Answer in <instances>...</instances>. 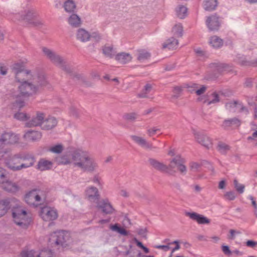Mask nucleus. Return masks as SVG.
Returning a JSON list of instances; mask_svg holds the SVG:
<instances>
[{
    "instance_id": "f257e3e1",
    "label": "nucleus",
    "mask_w": 257,
    "mask_h": 257,
    "mask_svg": "<svg viewBox=\"0 0 257 257\" xmlns=\"http://www.w3.org/2000/svg\"><path fill=\"white\" fill-rule=\"evenodd\" d=\"M0 184H2L3 189L9 192L16 193L27 189H30L27 192L30 193L42 191L39 187L31 188L32 182L28 180L20 179L17 182L9 180L7 172L2 167H0Z\"/></svg>"
},
{
    "instance_id": "f03ea898",
    "label": "nucleus",
    "mask_w": 257,
    "mask_h": 257,
    "mask_svg": "<svg viewBox=\"0 0 257 257\" xmlns=\"http://www.w3.org/2000/svg\"><path fill=\"white\" fill-rule=\"evenodd\" d=\"M48 85V82L45 76L39 75L33 78L31 81L21 83L19 86V90L22 96L28 97L47 87Z\"/></svg>"
},
{
    "instance_id": "7ed1b4c3",
    "label": "nucleus",
    "mask_w": 257,
    "mask_h": 257,
    "mask_svg": "<svg viewBox=\"0 0 257 257\" xmlns=\"http://www.w3.org/2000/svg\"><path fill=\"white\" fill-rule=\"evenodd\" d=\"M39 14L33 8L25 11L24 14H17L16 18L19 21H25L28 24L34 27H42L44 24L43 21L39 18Z\"/></svg>"
},
{
    "instance_id": "20e7f679",
    "label": "nucleus",
    "mask_w": 257,
    "mask_h": 257,
    "mask_svg": "<svg viewBox=\"0 0 257 257\" xmlns=\"http://www.w3.org/2000/svg\"><path fill=\"white\" fill-rule=\"evenodd\" d=\"M13 217L15 223L23 228H27L31 222V213L22 207L14 209Z\"/></svg>"
},
{
    "instance_id": "39448f33",
    "label": "nucleus",
    "mask_w": 257,
    "mask_h": 257,
    "mask_svg": "<svg viewBox=\"0 0 257 257\" xmlns=\"http://www.w3.org/2000/svg\"><path fill=\"white\" fill-rule=\"evenodd\" d=\"M49 60L67 73L69 74L73 78H76L77 79H80L82 78L81 75L74 72L73 68L68 64L63 57L57 53H55V54L53 55Z\"/></svg>"
},
{
    "instance_id": "423d86ee",
    "label": "nucleus",
    "mask_w": 257,
    "mask_h": 257,
    "mask_svg": "<svg viewBox=\"0 0 257 257\" xmlns=\"http://www.w3.org/2000/svg\"><path fill=\"white\" fill-rule=\"evenodd\" d=\"M91 155L89 152L82 149H76L73 156L74 167H77L83 172L84 171L86 164L89 161Z\"/></svg>"
},
{
    "instance_id": "0eeeda50",
    "label": "nucleus",
    "mask_w": 257,
    "mask_h": 257,
    "mask_svg": "<svg viewBox=\"0 0 257 257\" xmlns=\"http://www.w3.org/2000/svg\"><path fill=\"white\" fill-rule=\"evenodd\" d=\"M13 70L17 81L20 83L31 81L33 78L38 76L32 74L31 71L25 70L24 66L20 63L15 64L13 66Z\"/></svg>"
},
{
    "instance_id": "6e6552de",
    "label": "nucleus",
    "mask_w": 257,
    "mask_h": 257,
    "mask_svg": "<svg viewBox=\"0 0 257 257\" xmlns=\"http://www.w3.org/2000/svg\"><path fill=\"white\" fill-rule=\"evenodd\" d=\"M17 158H20L21 161L25 162L21 164L19 167H15L13 162L10 164V167L13 171H19L24 168H27L33 166L36 161L34 156L30 154H16V157L14 158L15 161Z\"/></svg>"
},
{
    "instance_id": "1a4fd4ad",
    "label": "nucleus",
    "mask_w": 257,
    "mask_h": 257,
    "mask_svg": "<svg viewBox=\"0 0 257 257\" xmlns=\"http://www.w3.org/2000/svg\"><path fill=\"white\" fill-rule=\"evenodd\" d=\"M50 240L54 242L56 245L65 247L68 246L70 240V234L64 231H56L51 234Z\"/></svg>"
},
{
    "instance_id": "9d476101",
    "label": "nucleus",
    "mask_w": 257,
    "mask_h": 257,
    "mask_svg": "<svg viewBox=\"0 0 257 257\" xmlns=\"http://www.w3.org/2000/svg\"><path fill=\"white\" fill-rule=\"evenodd\" d=\"M25 200L28 204L35 207L47 203L45 194H26Z\"/></svg>"
},
{
    "instance_id": "9b49d317",
    "label": "nucleus",
    "mask_w": 257,
    "mask_h": 257,
    "mask_svg": "<svg viewBox=\"0 0 257 257\" xmlns=\"http://www.w3.org/2000/svg\"><path fill=\"white\" fill-rule=\"evenodd\" d=\"M39 215L45 221H50L55 220L58 217V213L54 208L47 205L41 208Z\"/></svg>"
},
{
    "instance_id": "f8f14e48",
    "label": "nucleus",
    "mask_w": 257,
    "mask_h": 257,
    "mask_svg": "<svg viewBox=\"0 0 257 257\" xmlns=\"http://www.w3.org/2000/svg\"><path fill=\"white\" fill-rule=\"evenodd\" d=\"M184 160L179 156H177L173 158L169 165V171L175 168H177L178 170L182 174H186V167L184 165Z\"/></svg>"
},
{
    "instance_id": "ddd939ff",
    "label": "nucleus",
    "mask_w": 257,
    "mask_h": 257,
    "mask_svg": "<svg viewBox=\"0 0 257 257\" xmlns=\"http://www.w3.org/2000/svg\"><path fill=\"white\" fill-rule=\"evenodd\" d=\"M193 134L196 141L207 149L212 146L211 139L206 135L195 130L193 131Z\"/></svg>"
},
{
    "instance_id": "4468645a",
    "label": "nucleus",
    "mask_w": 257,
    "mask_h": 257,
    "mask_svg": "<svg viewBox=\"0 0 257 257\" xmlns=\"http://www.w3.org/2000/svg\"><path fill=\"white\" fill-rule=\"evenodd\" d=\"M19 139L17 135L11 132H5L0 137V144H14L18 142Z\"/></svg>"
},
{
    "instance_id": "2eb2a0df",
    "label": "nucleus",
    "mask_w": 257,
    "mask_h": 257,
    "mask_svg": "<svg viewBox=\"0 0 257 257\" xmlns=\"http://www.w3.org/2000/svg\"><path fill=\"white\" fill-rule=\"evenodd\" d=\"M45 116V114L44 113L37 111L36 114L26 123V126L28 127L39 126L41 127Z\"/></svg>"
},
{
    "instance_id": "dca6fc26",
    "label": "nucleus",
    "mask_w": 257,
    "mask_h": 257,
    "mask_svg": "<svg viewBox=\"0 0 257 257\" xmlns=\"http://www.w3.org/2000/svg\"><path fill=\"white\" fill-rule=\"evenodd\" d=\"M219 18L216 14L212 15L207 18L206 24L210 31L218 30L220 26Z\"/></svg>"
},
{
    "instance_id": "f3484780",
    "label": "nucleus",
    "mask_w": 257,
    "mask_h": 257,
    "mask_svg": "<svg viewBox=\"0 0 257 257\" xmlns=\"http://www.w3.org/2000/svg\"><path fill=\"white\" fill-rule=\"evenodd\" d=\"M75 152V150L73 151L65 153L56 158V161L58 165H70L72 164L74 166L73 156Z\"/></svg>"
},
{
    "instance_id": "a211bd4d",
    "label": "nucleus",
    "mask_w": 257,
    "mask_h": 257,
    "mask_svg": "<svg viewBox=\"0 0 257 257\" xmlns=\"http://www.w3.org/2000/svg\"><path fill=\"white\" fill-rule=\"evenodd\" d=\"M58 124L57 118L52 116H45L42 124L41 129L45 131H50L54 128Z\"/></svg>"
},
{
    "instance_id": "6ab92c4d",
    "label": "nucleus",
    "mask_w": 257,
    "mask_h": 257,
    "mask_svg": "<svg viewBox=\"0 0 257 257\" xmlns=\"http://www.w3.org/2000/svg\"><path fill=\"white\" fill-rule=\"evenodd\" d=\"M148 162L155 170L163 173H167L169 172V167L165 165L164 163L153 158H149Z\"/></svg>"
},
{
    "instance_id": "aec40b11",
    "label": "nucleus",
    "mask_w": 257,
    "mask_h": 257,
    "mask_svg": "<svg viewBox=\"0 0 257 257\" xmlns=\"http://www.w3.org/2000/svg\"><path fill=\"white\" fill-rule=\"evenodd\" d=\"M185 214L186 216L189 217L199 224H208L210 223L209 219L196 212H186Z\"/></svg>"
},
{
    "instance_id": "412c9836",
    "label": "nucleus",
    "mask_w": 257,
    "mask_h": 257,
    "mask_svg": "<svg viewBox=\"0 0 257 257\" xmlns=\"http://www.w3.org/2000/svg\"><path fill=\"white\" fill-rule=\"evenodd\" d=\"M130 137L136 144L143 148L146 149H153L156 148L152 144L142 137L136 135H132Z\"/></svg>"
},
{
    "instance_id": "4be33fe9",
    "label": "nucleus",
    "mask_w": 257,
    "mask_h": 257,
    "mask_svg": "<svg viewBox=\"0 0 257 257\" xmlns=\"http://www.w3.org/2000/svg\"><path fill=\"white\" fill-rule=\"evenodd\" d=\"M99 168L97 161L91 155L89 161L86 162V167L84 172L93 173L96 172Z\"/></svg>"
},
{
    "instance_id": "5701e85b",
    "label": "nucleus",
    "mask_w": 257,
    "mask_h": 257,
    "mask_svg": "<svg viewBox=\"0 0 257 257\" xmlns=\"http://www.w3.org/2000/svg\"><path fill=\"white\" fill-rule=\"evenodd\" d=\"M130 54L125 52L119 53L115 55V59L121 64H125L132 60Z\"/></svg>"
},
{
    "instance_id": "b1692460",
    "label": "nucleus",
    "mask_w": 257,
    "mask_h": 257,
    "mask_svg": "<svg viewBox=\"0 0 257 257\" xmlns=\"http://www.w3.org/2000/svg\"><path fill=\"white\" fill-rule=\"evenodd\" d=\"M42 133L39 131H29L25 133L24 137L27 140L37 141L42 138Z\"/></svg>"
},
{
    "instance_id": "393cba45",
    "label": "nucleus",
    "mask_w": 257,
    "mask_h": 257,
    "mask_svg": "<svg viewBox=\"0 0 257 257\" xmlns=\"http://www.w3.org/2000/svg\"><path fill=\"white\" fill-rule=\"evenodd\" d=\"M241 124V121L236 117L232 118L225 119L222 124V126L226 129L229 127L234 126L235 127H238Z\"/></svg>"
},
{
    "instance_id": "a878e982",
    "label": "nucleus",
    "mask_w": 257,
    "mask_h": 257,
    "mask_svg": "<svg viewBox=\"0 0 257 257\" xmlns=\"http://www.w3.org/2000/svg\"><path fill=\"white\" fill-rule=\"evenodd\" d=\"M76 38L82 42H85L89 40L90 34L84 29H79L77 31Z\"/></svg>"
},
{
    "instance_id": "bb28decb",
    "label": "nucleus",
    "mask_w": 257,
    "mask_h": 257,
    "mask_svg": "<svg viewBox=\"0 0 257 257\" xmlns=\"http://www.w3.org/2000/svg\"><path fill=\"white\" fill-rule=\"evenodd\" d=\"M52 165L53 163L52 162L46 160L44 159H41L38 163L37 169L41 171L50 170L51 168Z\"/></svg>"
},
{
    "instance_id": "cd10ccee",
    "label": "nucleus",
    "mask_w": 257,
    "mask_h": 257,
    "mask_svg": "<svg viewBox=\"0 0 257 257\" xmlns=\"http://www.w3.org/2000/svg\"><path fill=\"white\" fill-rule=\"evenodd\" d=\"M98 206L106 214L111 213L113 211V207L107 200L100 201L98 203Z\"/></svg>"
},
{
    "instance_id": "c85d7f7f",
    "label": "nucleus",
    "mask_w": 257,
    "mask_h": 257,
    "mask_svg": "<svg viewBox=\"0 0 257 257\" xmlns=\"http://www.w3.org/2000/svg\"><path fill=\"white\" fill-rule=\"evenodd\" d=\"M102 51L105 57L109 58H112L115 55V52L112 45H105L102 47Z\"/></svg>"
},
{
    "instance_id": "c756f323",
    "label": "nucleus",
    "mask_w": 257,
    "mask_h": 257,
    "mask_svg": "<svg viewBox=\"0 0 257 257\" xmlns=\"http://www.w3.org/2000/svg\"><path fill=\"white\" fill-rule=\"evenodd\" d=\"M68 23L74 28H78L81 24L80 18L76 14L71 15L68 18Z\"/></svg>"
},
{
    "instance_id": "7c9ffc66",
    "label": "nucleus",
    "mask_w": 257,
    "mask_h": 257,
    "mask_svg": "<svg viewBox=\"0 0 257 257\" xmlns=\"http://www.w3.org/2000/svg\"><path fill=\"white\" fill-rule=\"evenodd\" d=\"M40 252L33 249H24L21 254V257H40Z\"/></svg>"
},
{
    "instance_id": "2f4dec72",
    "label": "nucleus",
    "mask_w": 257,
    "mask_h": 257,
    "mask_svg": "<svg viewBox=\"0 0 257 257\" xmlns=\"http://www.w3.org/2000/svg\"><path fill=\"white\" fill-rule=\"evenodd\" d=\"M209 43L213 48L217 49L223 46V41L219 37L213 36L210 37Z\"/></svg>"
},
{
    "instance_id": "473e14b6",
    "label": "nucleus",
    "mask_w": 257,
    "mask_h": 257,
    "mask_svg": "<svg viewBox=\"0 0 257 257\" xmlns=\"http://www.w3.org/2000/svg\"><path fill=\"white\" fill-rule=\"evenodd\" d=\"M217 4V0H204L203 7L206 11H212L216 9Z\"/></svg>"
},
{
    "instance_id": "72a5a7b5",
    "label": "nucleus",
    "mask_w": 257,
    "mask_h": 257,
    "mask_svg": "<svg viewBox=\"0 0 257 257\" xmlns=\"http://www.w3.org/2000/svg\"><path fill=\"white\" fill-rule=\"evenodd\" d=\"M137 59L140 61H144L151 57V53L144 49L137 50Z\"/></svg>"
},
{
    "instance_id": "f704fd0d",
    "label": "nucleus",
    "mask_w": 257,
    "mask_h": 257,
    "mask_svg": "<svg viewBox=\"0 0 257 257\" xmlns=\"http://www.w3.org/2000/svg\"><path fill=\"white\" fill-rule=\"evenodd\" d=\"M178 45V41L174 37L168 39L166 42L163 44V48H168L169 49H173L176 48Z\"/></svg>"
},
{
    "instance_id": "c9c22d12",
    "label": "nucleus",
    "mask_w": 257,
    "mask_h": 257,
    "mask_svg": "<svg viewBox=\"0 0 257 257\" xmlns=\"http://www.w3.org/2000/svg\"><path fill=\"white\" fill-rule=\"evenodd\" d=\"M152 88V84L147 83L145 85L143 90L138 94V97L139 98H148V94L151 91Z\"/></svg>"
},
{
    "instance_id": "e433bc0d",
    "label": "nucleus",
    "mask_w": 257,
    "mask_h": 257,
    "mask_svg": "<svg viewBox=\"0 0 257 257\" xmlns=\"http://www.w3.org/2000/svg\"><path fill=\"white\" fill-rule=\"evenodd\" d=\"M63 7L66 12L72 13L74 12L76 6L73 1L67 0L64 3Z\"/></svg>"
},
{
    "instance_id": "4c0bfd02",
    "label": "nucleus",
    "mask_w": 257,
    "mask_h": 257,
    "mask_svg": "<svg viewBox=\"0 0 257 257\" xmlns=\"http://www.w3.org/2000/svg\"><path fill=\"white\" fill-rule=\"evenodd\" d=\"M10 208L9 202L7 201H0V217L4 215Z\"/></svg>"
},
{
    "instance_id": "58836bf2",
    "label": "nucleus",
    "mask_w": 257,
    "mask_h": 257,
    "mask_svg": "<svg viewBox=\"0 0 257 257\" xmlns=\"http://www.w3.org/2000/svg\"><path fill=\"white\" fill-rule=\"evenodd\" d=\"M177 17L180 19H184L187 16V9L184 6H179L176 10Z\"/></svg>"
},
{
    "instance_id": "ea45409f",
    "label": "nucleus",
    "mask_w": 257,
    "mask_h": 257,
    "mask_svg": "<svg viewBox=\"0 0 257 257\" xmlns=\"http://www.w3.org/2000/svg\"><path fill=\"white\" fill-rule=\"evenodd\" d=\"M174 35L176 37H181L183 35V26L181 24L175 25L172 29Z\"/></svg>"
},
{
    "instance_id": "a19ab883",
    "label": "nucleus",
    "mask_w": 257,
    "mask_h": 257,
    "mask_svg": "<svg viewBox=\"0 0 257 257\" xmlns=\"http://www.w3.org/2000/svg\"><path fill=\"white\" fill-rule=\"evenodd\" d=\"M217 150L222 154L225 155L230 149V147L223 142H218L217 146Z\"/></svg>"
},
{
    "instance_id": "79ce46f5",
    "label": "nucleus",
    "mask_w": 257,
    "mask_h": 257,
    "mask_svg": "<svg viewBox=\"0 0 257 257\" xmlns=\"http://www.w3.org/2000/svg\"><path fill=\"white\" fill-rule=\"evenodd\" d=\"M110 229L113 231H115V232H117L120 233V234H122L123 235H127V232L125 230V229L122 227H119L117 224H115L114 225H110Z\"/></svg>"
},
{
    "instance_id": "37998d69",
    "label": "nucleus",
    "mask_w": 257,
    "mask_h": 257,
    "mask_svg": "<svg viewBox=\"0 0 257 257\" xmlns=\"http://www.w3.org/2000/svg\"><path fill=\"white\" fill-rule=\"evenodd\" d=\"M211 67L214 68L215 71L218 73H221L225 70L227 67V65L223 63H214L211 64Z\"/></svg>"
},
{
    "instance_id": "c03bdc74",
    "label": "nucleus",
    "mask_w": 257,
    "mask_h": 257,
    "mask_svg": "<svg viewBox=\"0 0 257 257\" xmlns=\"http://www.w3.org/2000/svg\"><path fill=\"white\" fill-rule=\"evenodd\" d=\"M64 150V146L62 144H57L50 147L48 151L55 154H60Z\"/></svg>"
},
{
    "instance_id": "a18cd8bd",
    "label": "nucleus",
    "mask_w": 257,
    "mask_h": 257,
    "mask_svg": "<svg viewBox=\"0 0 257 257\" xmlns=\"http://www.w3.org/2000/svg\"><path fill=\"white\" fill-rule=\"evenodd\" d=\"M42 50L44 56L49 60L56 53L54 51L45 47H42Z\"/></svg>"
},
{
    "instance_id": "49530a36",
    "label": "nucleus",
    "mask_w": 257,
    "mask_h": 257,
    "mask_svg": "<svg viewBox=\"0 0 257 257\" xmlns=\"http://www.w3.org/2000/svg\"><path fill=\"white\" fill-rule=\"evenodd\" d=\"M183 91V87L181 86H176L173 88V95L172 96V98L177 99L181 95Z\"/></svg>"
},
{
    "instance_id": "de8ad7c7",
    "label": "nucleus",
    "mask_w": 257,
    "mask_h": 257,
    "mask_svg": "<svg viewBox=\"0 0 257 257\" xmlns=\"http://www.w3.org/2000/svg\"><path fill=\"white\" fill-rule=\"evenodd\" d=\"M138 116V114L136 112L127 113L123 115V118L129 121H135Z\"/></svg>"
},
{
    "instance_id": "09e8293b",
    "label": "nucleus",
    "mask_w": 257,
    "mask_h": 257,
    "mask_svg": "<svg viewBox=\"0 0 257 257\" xmlns=\"http://www.w3.org/2000/svg\"><path fill=\"white\" fill-rule=\"evenodd\" d=\"M234 187L238 193H243L244 190L245 185L238 182L236 179L233 180Z\"/></svg>"
},
{
    "instance_id": "8fccbe9b",
    "label": "nucleus",
    "mask_w": 257,
    "mask_h": 257,
    "mask_svg": "<svg viewBox=\"0 0 257 257\" xmlns=\"http://www.w3.org/2000/svg\"><path fill=\"white\" fill-rule=\"evenodd\" d=\"M212 99L211 100H205L204 103H206L207 105H210L211 103H215L219 101V97L218 94L214 92L211 94Z\"/></svg>"
},
{
    "instance_id": "3c124183",
    "label": "nucleus",
    "mask_w": 257,
    "mask_h": 257,
    "mask_svg": "<svg viewBox=\"0 0 257 257\" xmlns=\"http://www.w3.org/2000/svg\"><path fill=\"white\" fill-rule=\"evenodd\" d=\"M16 157V155H14L13 157H12L9 161H8L6 164L7 166L12 170V169L10 167V164L11 162L14 163V166L15 167H19V165H16L17 164H20L21 163V160H20V158H17V159L13 162V160H15V158Z\"/></svg>"
},
{
    "instance_id": "603ef678",
    "label": "nucleus",
    "mask_w": 257,
    "mask_h": 257,
    "mask_svg": "<svg viewBox=\"0 0 257 257\" xmlns=\"http://www.w3.org/2000/svg\"><path fill=\"white\" fill-rule=\"evenodd\" d=\"M14 117L18 120H26L29 118V116L25 113L17 112L15 114Z\"/></svg>"
},
{
    "instance_id": "864d4df0",
    "label": "nucleus",
    "mask_w": 257,
    "mask_h": 257,
    "mask_svg": "<svg viewBox=\"0 0 257 257\" xmlns=\"http://www.w3.org/2000/svg\"><path fill=\"white\" fill-rule=\"evenodd\" d=\"M54 253L51 250H41L40 252V257H54Z\"/></svg>"
},
{
    "instance_id": "5fc2aeb1",
    "label": "nucleus",
    "mask_w": 257,
    "mask_h": 257,
    "mask_svg": "<svg viewBox=\"0 0 257 257\" xmlns=\"http://www.w3.org/2000/svg\"><path fill=\"white\" fill-rule=\"evenodd\" d=\"M70 113L71 115L76 118H78L79 117V111L78 109L74 106H72L70 108Z\"/></svg>"
},
{
    "instance_id": "6e6d98bb",
    "label": "nucleus",
    "mask_w": 257,
    "mask_h": 257,
    "mask_svg": "<svg viewBox=\"0 0 257 257\" xmlns=\"http://www.w3.org/2000/svg\"><path fill=\"white\" fill-rule=\"evenodd\" d=\"M91 181L93 183L97 184L99 186H102V183L101 182V178L98 174H95L92 178Z\"/></svg>"
},
{
    "instance_id": "4d7b16f0",
    "label": "nucleus",
    "mask_w": 257,
    "mask_h": 257,
    "mask_svg": "<svg viewBox=\"0 0 257 257\" xmlns=\"http://www.w3.org/2000/svg\"><path fill=\"white\" fill-rule=\"evenodd\" d=\"M134 240L135 241V242L136 243L137 246L138 247H140L141 248H142L145 253H148L149 252V248H148L147 247L145 246L143 244V243L141 242H140V241H139L137 238H134Z\"/></svg>"
},
{
    "instance_id": "13d9d810",
    "label": "nucleus",
    "mask_w": 257,
    "mask_h": 257,
    "mask_svg": "<svg viewBox=\"0 0 257 257\" xmlns=\"http://www.w3.org/2000/svg\"><path fill=\"white\" fill-rule=\"evenodd\" d=\"M90 38L93 39L96 42H99L101 39V35L98 32H94L90 35Z\"/></svg>"
},
{
    "instance_id": "bf43d9fd",
    "label": "nucleus",
    "mask_w": 257,
    "mask_h": 257,
    "mask_svg": "<svg viewBox=\"0 0 257 257\" xmlns=\"http://www.w3.org/2000/svg\"><path fill=\"white\" fill-rule=\"evenodd\" d=\"M154 247L157 249H162L165 251H168L170 248V244H169V243L167 245H155L154 246Z\"/></svg>"
},
{
    "instance_id": "052dcab7",
    "label": "nucleus",
    "mask_w": 257,
    "mask_h": 257,
    "mask_svg": "<svg viewBox=\"0 0 257 257\" xmlns=\"http://www.w3.org/2000/svg\"><path fill=\"white\" fill-rule=\"evenodd\" d=\"M25 105L24 100L17 99L15 102V106L21 109L23 108Z\"/></svg>"
},
{
    "instance_id": "680f3d73",
    "label": "nucleus",
    "mask_w": 257,
    "mask_h": 257,
    "mask_svg": "<svg viewBox=\"0 0 257 257\" xmlns=\"http://www.w3.org/2000/svg\"><path fill=\"white\" fill-rule=\"evenodd\" d=\"M241 64L242 65L245 66H257V60L254 61H243L241 62Z\"/></svg>"
},
{
    "instance_id": "e2e57ef3",
    "label": "nucleus",
    "mask_w": 257,
    "mask_h": 257,
    "mask_svg": "<svg viewBox=\"0 0 257 257\" xmlns=\"http://www.w3.org/2000/svg\"><path fill=\"white\" fill-rule=\"evenodd\" d=\"M200 167V165L197 163L192 162L190 164V168L193 171H198Z\"/></svg>"
},
{
    "instance_id": "0e129e2a",
    "label": "nucleus",
    "mask_w": 257,
    "mask_h": 257,
    "mask_svg": "<svg viewBox=\"0 0 257 257\" xmlns=\"http://www.w3.org/2000/svg\"><path fill=\"white\" fill-rule=\"evenodd\" d=\"M85 192L86 193H98V189L96 187H95L93 186H90L86 189Z\"/></svg>"
},
{
    "instance_id": "69168bd1",
    "label": "nucleus",
    "mask_w": 257,
    "mask_h": 257,
    "mask_svg": "<svg viewBox=\"0 0 257 257\" xmlns=\"http://www.w3.org/2000/svg\"><path fill=\"white\" fill-rule=\"evenodd\" d=\"M159 130V128H157L156 127H153L152 128L148 129L147 130V133H148V135L150 137H152L156 134L157 131H158Z\"/></svg>"
},
{
    "instance_id": "338daca9",
    "label": "nucleus",
    "mask_w": 257,
    "mask_h": 257,
    "mask_svg": "<svg viewBox=\"0 0 257 257\" xmlns=\"http://www.w3.org/2000/svg\"><path fill=\"white\" fill-rule=\"evenodd\" d=\"M222 250L223 252L226 255H230L231 251L227 245H222Z\"/></svg>"
},
{
    "instance_id": "774afa93",
    "label": "nucleus",
    "mask_w": 257,
    "mask_h": 257,
    "mask_svg": "<svg viewBox=\"0 0 257 257\" xmlns=\"http://www.w3.org/2000/svg\"><path fill=\"white\" fill-rule=\"evenodd\" d=\"M239 102L238 101H233L226 103V106L230 108L238 107Z\"/></svg>"
}]
</instances>
